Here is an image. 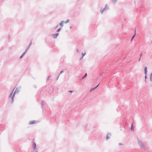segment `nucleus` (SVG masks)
<instances>
[{"label":"nucleus","mask_w":152,"mask_h":152,"mask_svg":"<svg viewBox=\"0 0 152 152\" xmlns=\"http://www.w3.org/2000/svg\"><path fill=\"white\" fill-rule=\"evenodd\" d=\"M87 74L86 73H85L84 75L83 76V77L82 78V79H83L84 78L86 77L87 76Z\"/></svg>","instance_id":"17"},{"label":"nucleus","mask_w":152,"mask_h":152,"mask_svg":"<svg viewBox=\"0 0 152 152\" xmlns=\"http://www.w3.org/2000/svg\"><path fill=\"white\" fill-rule=\"evenodd\" d=\"M64 21H62L61 22L59 23V25L61 26V27H63V23H64Z\"/></svg>","instance_id":"11"},{"label":"nucleus","mask_w":152,"mask_h":152,"mask_svg":"<svg viewBox=\"0 0 152 152\" xmlns=\"http://www.w3.org/2000/svg\"><path fill=\"white\" fill-rule=\"evenodd\" d=\"M50 76H49L47 78V79L46 80H49V79H50Z\"/></svg>","instance_id":"24"},{"label":"nucleus","mask_w":152,"mask_h":152,"mask_svg":"<svg viewBox=\"0 0 152 152\" xmlns=\"http://www.w3.org/2000/svg\"><path fill=\"white\" fill-rule=\"evenodd\" d=\"M144 72H145V82H146V79L147 78V67H145L144 68Z\"/></svg>","instance_id":"4"},{"label":"nucleus","mask_w":152,"mask_h":152,"mask_svg":"<svg viewBox=\"0 0 152 152\" xmlns=\"http://www.w3.org/2000/svg\"><path fill=\"white\" fill-rule=\"evenodd\" d=\"M102 74H101L100 75H102Z\"/></svg>","instance_id":"36"},{"label":"nucleus","mask_w":152,"mask_h":152,"mask_svg":"<svg viewBox=\"0 0 152 152\" xmlns=\"http://www.w3.org/2000/svg\"><path fill=\"white\" fill-rule=\"evenodd\" d=\"M130 129L131 130H133V131H134V127L133 126V123H132L131 125Z\"/></svg>","instance_id":"15"},{"label":"nucleus","mask_w":152,"mask_h":152,"mask_svg":"<svg viewBox=\"0 0 152 152\" xmlns=\"http://www.w3.org/2000/svg\"><path fill=\"white\" fill-rule=\"evenodd\" d=\"M45 102L44 101H42L41 103V105H42V110H43V106L45 105Z\"/></svg>","instance_id":"10"},{"label":"nucleus","mask_w":152,"mask_h":152,"mask_svg":"<svg viewBox=\"0 0 152 152\" xmlns=\"http://www.w3.org/2000/svg\"><path fill=\"white\" fill-rule=\"evenodd\" d=\"M111 1L114 4H115L117 2V0H111Z\"/></svg>","instance_id":"13"},{"label":"nucleus","mask_w":152,"mask_h":152,"mask_svg":"<svg viewBox=\"0 0 152 152\" xmlns=\"http://www.w3.org/2000/svg\"><path fill=\"white\" fill-rule=\"evenodd\" d=\"M59 77V75H58V76L57 77V80H58V77Z\"/></svg>","instance_id":"30"},{"label":"nucleus","mask_w":152,"mask_h":152,"mask_svg":"<svg viewBox=\"0 0 152 152\" xmlns=\"http://www.w3.org/2000/svg\"><path fill=\"white\" fill-rule=\"evenodd\" d=\"M86 53H82V57H81V58H80V59H82L83 58V57L84 56V55L86 54Z\"/></svg>","instance_id":"18"},{"label":"nucleus","mask_w":152,"mask_h":152,"mask_svg":"<svg viewBox=\"0 0 152 152\" xmlns=\"http://www.w3.org/2000/svg\"><path fill=\"white\" fill-rule=\"evenodd\" d=\"M58 25H57L56 26V27L55 28H57L58 27Z\"/></svg>","instance_id":"29"},{"label":"nucleus","mask_w":152,"mask_h":152,"mask_svg":"<svg viewBox=\"0 0 152 152\" xmlns=\"http://www.w3.org/2000/svg\"><path fill=\"white\" fill-rule=\"evenodd\" d=\"M61 28H58L57 31V32H58L59 31H60L61 30Z\"/></svg>","instance_id":"21"},{"label":"nucleus","mask_w":152,"mask_h":152,"mask_svg":"<svg viewBox=\"0 0 152 152\" xmlns=\"http://www.w3.org/2000/svg\"><path fill=\"white\" fill-rule=\"evenodd\" d=\"M72 28V26H70V29H71Z\"/></svg>","instance_id":"35"},{"label":"nucleus","mask_w":152,"mask_h":152,"mask_svg":"<svg viewBox=\"0 0 152 152\" xmlns=\"http://www.w3.org/2000/svg\"><path fill=\"white\" fill-rule=\"evenodd\" d=\"M15 88H14L13 90L11 92V93H10V95L9 96V99L10 98H11V100L10 102L11 103H12L14 102V97L15 96V95H14V94H13V92L14 90H15Z\"/></svg>","instance_id":"2"},{"label":"nucleus","mask_w":152,"mask_h":152,"mask_svg":"<svg viewBox=\"0 0 152 152\" xmlns=\"http://www.w3.org/2000/svg\"><path fill=\"white\" fill-rule=\"evenodd\" d=\"M63 72H64V70H63L61 71L60 74L59 75V76L60 75H61V74L62 73H63Z\"/></svg>","instance_id":"22"},{"label":"nucleus","mask_w":152,"mask_h":152,"mask_svg":"<svg viewBox=\"0 0 152 152\" xmlns=\"http://www.w3.org/2000/svg\"><path fill=\"white\" fill-rule=\"evenodd\" d=\"M152 73H151L150 75V77H152Z\"/></svg>","instance_id":"28"},{"label":"nucleus","mask_w":152,"mask_h":152,"mask_svg":"<svg viewBox=\"0 0 152 152\" xmlns=\"http://www.w3.org/2000/svg\"><path fill=\"white\" fill-rule=\"evenodd\" d=\"M59 77V75H58V76L57 77V80H58V77Z\"/></svg>","instance_id":"31"},{"label":"nucleus","mask_w":152,"mask_h":152,"mask_svg":"<svg viewBox=\"0 0 152 152\" xmlns=\"http://www.w3.org/2000/svg\"><path fill=\"white\" fill-rule=\"evenodd\" d=\"M69 20L68 19L66 20V21H64V23H69Z\"/></svg>","instance_id":"19"},{"label":"nucleus","mask_w":152,"mask_h":152,"mask_svg":"<svg viewBox=\"0 0 152 152\" xmlns=\"http://www.w3.org/2000/svg\"><path fill=\"white\" fill-rule=\"evenodd\" d=\"M99 84H98L95 87L93 88H92L91 89H90V92H91L92 91L94 90L96 88L99 86Z\"/></svg>","instance_id":"12"},{"label":"nucleus","mask_w":152,"mask_h":152,"mask_svg":"<svg viewBox=\"0 0 152 152\" xmlns=\"http://www.w3.org/2000/svg\"><path fill=\"white\" fill-rule=\"evenodd\" d=\"M150 80L151 82L152 81V77H150Z\"/></svg>","instance_id":"25"},{"label":"nucleus","mask_w":152,"mask_h":152,"mask_svg":"<svg viewBox=\"0 0 152 152\" xmlns=\"http://www.w3.org/2000/svg\"><path fill=\"white\" fill-rule=\"evenodd\" d=\"M19 92V90L18 88H16L13 94L15 95V94L18 93Z\"/></svg>","instance_id":"7"},{"label":"nucleus","mask_w":152,"mask_h":152,"mask_svg":"<svg viewBox=\"0 0 152 152\" xmlns=\"http://www.w3.org/2000/svg\"><path fill=\"white\" fill-rule=\"evenodd\" d=\"M33 142V146H32V148H33V149L34 150H36V143L35 142Z\"/></svg>","instance_id":"5"},{"label":"nucleus","mask_w":152,"mask_h":152,"mask_svg":"<svg viewBox=\"0 0 152 152\" xmlns=\"http://www.w3.org/2000/svg\"><path fill=\"white\" fill-rule=\"evenodd\" d=\"M136 29H135V31H134V35H133V36H134V37H135V35H136Z\"/></svg>","instance_id":"20"},{"label":"nucleus","mask_w":152,"mask_h":152,"mask_svg":"<svg viewBox=\"0 0 152 152\" xmlns=\"http://www.w3.org/2000/svg\"><path fill=\"white\" fill-rule=\"evenodd\" d=\"M69 92H70V93H72L73 92V91H69Z\"/></svg>","instance_id":"26"},{"label":"nucleus","mask_w":152,"mask_h":152,"mask_svg":"<svg viewBox=\"0 0 152 152\" xmlns=\"http://www.w3.org/2000/svg\"><path fill=\"white\" fill-rule=\"evenodd\" d=\"M35 122V121H30L29 122V124H33Z\"/></svg>","instance_id":"16"},{"label":"nucleus","mask_w":152,"mask_h":152,"mask_svg":"<svg viewBox=\"0 0 152 152\" xmlns=\"http://www.w3.org/2000/svg\"><path fill=\"white\" fill-rule=\"evenodd\" d=\"M138 143L139 145L141 148L143 149L144 151H145L146 150V148L145 147V143L144 142L138 139Z\"/></svg>","instance_id":"1"},{"label":"nucleus","mask_w":152,"mask_h":152,"mask_svg":"<svg viewBox=\"0 0 152 152\" xmlns=\"http://www.w3.org/2000/svg\"><path fill=\"white\" fill-rule=\"evenodd\" d=\"M58 33H56V34H52V36H53V38H56L57 37V36L58 35Z\"/></svg>","instance_id":"8"},{"label":"nucleus","mask_w":152,"mask_h":152,"mask_svg":"<svg viewBox=\"0 0 152 152\" xmlns=\"http://www.w3.org/2000/svg\"><path fill=\"white\" fill-rule=\"evenodd\" d=\"M141 58L140 57V58H139V61H140V60Z\"/></svg>","instance_id":"34"},{"label":"nucleus","mask_w":152,"mask_h":152,"mask_svg":"<svg viewBox=\"0 0 152 152\" xmlns=\"http://www.w3.org/2000/svg\"><path fill=\"white\" fill-rule=\"evenodd\" d=\"M142 56V54H141L140 55V57L141 58V57Z\"/></svg>","instance_id":"33"},{"label":"nucleus","mask_w":152,"mask_h":152,"mask_svg":"<svg viewBox=\"0 0 152 152\" xmlns=\"http://www.w3.org/2000/svg\"><path fill=\"white\" fill-rule=\"evenodd\" d=\"M31 44H32L31 42H30L29 45L27 46L26 48V49L25 51H26V52H27V51L28 49L31 46Z\"/></svg>","instance_id":"6"},{"label":"nucleus","mask_w":152,"mask_h":152,"mask_svg":"<svg viewBox=\"0 0 152 152\" xmlns=\"http://www.w3.org/2000/svg\"><path fill=\"white\" fill-rule=\"evenodd\" d=\"M123 145V144H122V143H119V145Z\"/></svg>","instance_id":"27"},{"label":"nucleus","mask_w":152,"mask_h":152,"mask_svg":"<svg viewBox=\"0 0 152 152\" xmlns=\"http://www.w3.org/2000/svg\"><path fill=\"white\" fill-rule=\"evenodd\" d=\"M111 134L110 133H108L106 136V140H107L108 139L110 138V137H109V136H111Z\"/></svg>","instance_id":"9"},{"label":"nucleus","mask_w":152,"mask_h":152,"mask_svg":"<svg viewBox=\"0 0 152 152\" xmlns=\"http://www.w3.org/2000/svg\"><path fill=\"white\" fill-rule=\"evenodd\" d=\"M76 51L77 52H78L79 51V50L78 49H77L76 50Z\"/></svg>","instance_id":"32"},{"label":"nucleus","mask_w":152,"mask_h":152,"mask_svg":"<svg viewBox=\"0 0 152 152\" xmlns=\"http://www.w3.org/2000/svg\"><path fill=\"white\" fill-rule=\"evenodd\" d=\"M134 36H133L132 37V38H131V41H132L133 39V38L134 37Z\"/></svg>","instance_id":"23"},{"label":"nucleus","mask_w":152,"mask_h":152,"mask_svg":"<svg viewBox=\"0 0 152 152\" xmlns=\"http://www.w3.org/2000/svg\"><path fill=\"white\" fill-rule=\"evenodd\" d=\"M109 9V7L107 6V4H106L105 6V7L103 8H101L100 10V12L101 14H103L104 12L107 10H108Z\"/></svg>","instance_id":"3"},{"label":"nucleus","mask_w":152,"mask_h":152,"mask_svg":"<svg viewBox=\"0 0 152 152\" xmlns=\"http://www.w3.org/2000/svg\"><path fill=\"white\" fill-rule=\"evenodd\" d=\"M26 52H26V51H25L20 56V59L21 58L24 56L25 55Z\"/></svg>","instance_id":"14"}]
</instances>
